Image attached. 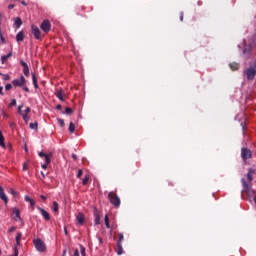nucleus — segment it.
<instances>
[{"label": "nucleus", "instance_id": "1", "mask_svg": "<svg viewBox=\"0 0 256 256\" xmlns=\"http://www.w3.org/2000/svg\"><path fill=\"white\" fill-rule=\"evenodd\" d=\"M39 157L44 159V163L41 164L42 169H47V167L49 166V163H51V159L53 157V154L52 153L45 154L44 152H40Z\"/></svg>", "mask_w": 256, "mask_h": 256}, {"label": "nucleus", "instance_id": "2", "mask_svg": "<svg viewBox=\"0 0 256 256\" xmlns=\"http://www.w3.org/2000/svg\"><path fill=\"white\" fill-rule=\"evenodd\" d=\"M108 199L110 203H112V205H115V207H119L121 205V200L119 199L117 194H115L114 192H110L108 194Z\"/></svg>", "mask_w": 256, "mask_h": 256}, {"label": "nucleus", "instance_id": "3", "mask_svg": "<svg viewBox=\"0 0 256 256\" xmlns=\"http://www.w3.org/2000/svg\"><path fill=\"white\" fill-rule=\"evenodd\" d=\"M12 84H13L14 87H24V85L27 84V80L25 79L24 76H21L18 79H14L12 81Z\"/></svg>", "mask_w": 256, "mask_h": 256}, {"label": "nucleus", "instance_id": "4", "mask_svg": "<svg viewBox=\"0 0 256 256\" xmlns=\"http://www.w3.org/2000/svg\"><path fill=\"white\" fill-rule=\"evenodd\" d=\"M34 246L36 247L37 251H40L43 253L45 251V242H43L41 239H35L34 240Z\"/></svg>", "mask_w": 256, "mask_h": 256}, {"label": "nucleus", "instance_id": "5", "mask_svg": "<svg viewBox=\"0 0 256 256\" xmlns=\"http://www.w3.org/2000/svg\"><path fill=\"white\" fill-rule=\"evenodd\" d=\"M31 29H32V35H34L35 39L41 40L42 36H41V30H39V27H37L36 25H32Z\"/></svg>", "mask_w": 256, "mask_h": 256}, {"label": "nucleus", "instance_id": "6", "mask_svg": "<svg viewBox=\"0 0 256 256\" xmlns=\"http://www.w3.org/2000/svg\"><path fill=\"white\" fill-rule=\"evenodd\" d=\"M40 27L44 33H49V31H51V23H49L48 20H44Z\"/></svg>", "mask_w": 256, "mask_h": 256}, {"label": "nucleus", "instance_id": "7", "mask_svg": "<svg viewBox=\"0 0 256 256\" xmlns=\"http://www.w3.org/2000/svg\"><path fill=\"white\" fill-rule=\"evenodd\" d=\"M245 74H246L247 79H253L256 75V65H255V68H248L245 71Z\"/></svg>", "mask_w": 256, "mask_h": 256}, {"label": "nucleus", "instance_id": "8", "mask_svg": "<svg viewBox=\"0 0 256 256\" xmlns=\"http://www.w3.org/2000/svg\"><path fill=\"white\" fill-rule=\"evenodd\" d=\"M37 209L40 212V215H42L43 219H45V221L51 220V215H49L48 212L45 211V209H43L41 207H37Z\"/></svg>", "mask_w": 256, "mask_h": 256}, {"label": "nucleus", "instance_id": "9", "mask_svg": "<svg viewBox=\"0 0 256 256\" xmlns=\"http://www.w3.org/2000/svg\"><path fill=\"white\" fill-rule=\"evenodd\" d=\"M12 213L13 215H15L14 221H17V222L21 221V211L19 210V208L17 207L12 208Z\"/></svg>", "mask_w": 256, "mask_h": 256}, {"label": "nucleus", "instance_id": "10", "mask_svg": "<svg viewBox=\"0 0 256 256\" xmlns=\"http://www.w3.org/2000/svg\"><path fill=\"white\" fill-rule=\"evenodd\" d=\"M0 199L4 201L6 205L9 203V198L7 197V195L5 194V190L1 186H0Z\"/></svg>", "mask_w": 256, "mask_h": 256}, {"label": "nucleus", "instance_id": "11", "mask_svg": "<svg viewBox=\"0 0 256 256\" xmlns=\"http://www.w3.org/2000/svg\"><path fill=\"white\" fill-rule=\"evenodd\" d=\"M76 221L78 225H84L85 224V215L83 213H78L76 216Z\"/></svg>", "mask_w": 256, "mask_h": 256}, {"label": "nucleus", "instance_id": "12", "mask_svg": "<svg viewBox=\"0 0 256 256\" xmlns=\"http://www.w3.org/2000/svg\"><path fill=\"white\" fill-rule=\"evenodd\" d=\"M241 155H242V159H249L251 157V150H248L246 148H242V152H241Z\"/></svg>", "mask_w": 256, "mask_h": 256}, {"label": "nucleus", "instance_id": "13", "mask_svg": "<svg viewBox=\"0 0 256 256\" xmlns=\"http://www.w3.org/2000/svg\"><path fill=\"white\" fill-rule=\"evenodd\" d=\"M55 95L60 99V101H65V92H63V89H58Z\"/></svg>", "mask_w": 256, "mask_h": 256}, {"label": "nucleus", "instance_id": "14", "mask_svg": "<svg viewBox=\"0 0 256 256\" xmlns=\"http://www.w3.org/2000/svg\"><path fill=\"white\" fill-rule=\"evenodd\" d=\"M24 201H26L27 203H30V207L32 210L35 209V200L31 199V197L25 196Z\"/></svg>", "mask_w": 256, "mask_h": 256}, {"label": "nucleus", "instance_id": "15", "mask_svg": "<svg viewBox=\"0 0 256 256\" xmlns=\"http://www.w3.org/2000/svg\"><path fill=\"white\" fill-rule=\"evenodd\" d=\"M74 256H85V247L80 246V252L79 250H74Z\"/></svg>", "mask_w": 256, "mask_h": 256}, {"label": "nucleus", "instance_id": "16", "mask_svg": "<svg viewBox=\"0 0 256 256\" xmlns=\"http://www.w3.org/2000/svg\"><path fill=\"white\" fill-rule=\"evenodd\" d=\"M25 39V33H23V31H20L17 35H16V41L17 43H21V41H23Z\"/></svg>", "mask_w": 256, "mask_h": 256}, {"label": "nucleus", "instance_id": "17", "mask_svg": "<svg viewBox=\"0 0 256 256\" xmlns=\"http://www.w3.org/2000/svg\"><path fill=\"white\" fill-rule=\"evenodd\" d=\"M53 213H59V203H57L56 201H54L52 203V207H51Z\"/></svg>", "mask_w": 256, "mask_h": 256}, {"label": "nucleus", "instance_id": "18", "mask_svg": "<svg viewBox=\"0 0 256 256\" xmlns=\"http://www.w3.org/2000/svg\"><path fill=\"white\" fill-rule=\"evenodd\" d=\"M117 254L123 255V246H122L121 242H117Z\"/></svg>", "mask_w": 256, "mask_h": 256}, {"label": "nucleus", "instance_id": "19", "mask_svg": "<svg viewBox=\"0 0 256 256\" xmlns=\"http://www.w3.org/2000/svg\"><path fill=\"white\" fill-rule=\"evenodd\" d=\"M14 25L16 26L17 29H19V27H21V25H23V21H21V18H16L14 21Z\"/></svg>", "mask_w": 256, "mask_h": 256}, {"label": "nucleus", "instance_id": "20", "mask_svg": "<svg viewBox=\"0 0 256 256\" xmlns=\"http://www.w3.org/2000/svg\"><path fill=\"white\" fill-rule=\"evenodd\" d=\"M104 221L107 229H111V224L109 223V214L105 215Z\"/></svg>", "mask_w": 256, "mask_h": 256}, {"label": "nucleus", "instance_id": "21", "mask_svg": "<svg viewBox=\"0 0 256 256\" xmlns=\"http://www.w3.org/2000/svg\"><path fill=\"white\" fill-rule=\"evenodd\" d=\"M21 237H22L21 232H18L16 235V245H21Z\"/></svg>", "mask_w": 256, "mask_h": 256}, {"label": "nucleus", "instance_id": "22", "mask_svg": "<svg viewBox=\"0 0 256 256\" xmlns=\"http://www.w3.org/2000/svg\"><path fill=\"white\" fill-rule=\"evenodd\" d=\"M95 225H99L101 223V217L99 214H95V219H94Z\"/></svg>", "mask_w": 256, "mask_h": 256}, {"label": "nucleus", "instance_id": "23", "mask_svg": "<svg viewBox=\"0 0 256 256\" xmlns=\"http://www.w3.org/2000/svg\"><path fill=\"white\" fill-rule=\"evenodd\" d=\"M230 68L232 69V71H237V69H239V64L231 63Z\"/></svg>", "mask_w": 256, "mask_h": 256}, {"label": "nucleus", "instance_id": "24", "mask_svg": "<svg viewBox=\"0 0 256 256\" xmlns=\"http://www.w3.org/2000/svg\"><path fill=\"white\" fill-rule=\"evenodd\" d=\"M11 53H9V54H7V55H3L2 57H1V61H2V63H5V61H7V59H9V57H11Z\"/></svg>", "mask_w": 256, "mask_h": 256}, {"label": "nucleus", "instance_id": "25", "mask_svg": "<svg viewBox=\"0 0 256 256\" xmlns=\"http://www.w3.org/2000/svg\"><path fill=\"white\" fill-rule=\"evenodd\" d=\"M248 181H253V170H249L247 174Z\"/></svg>", "mask_w": 256, "mask_h": 256}, {"label": "nucleus", "instance_id": "26", "mask_svg": "<svg viewBox=\"0 0 256 256\" xmlns=\"http://www.w3.org/2000/svg\"><path fill=\"white\" fill-rule=\"evenodd\" d=\"M69 131L70 133H75V124H73L72 122L70 123Z\"/></svg>", "mask_w": 256, "mask_h": 256}, {"label": "nucleus", "instance_id": "27", "mask_svg": "<svg viewBox=\"0 0 256 256\" xmlns=\"http://www.w3.org/2000/svg\"><path fill=\"white\" fill-rule=\"evenodd\" d=\"M3 141H5V139L3 138V135L1 134V131H0V145L2 147H5V143Z\"/></svg>", "mask_w": 256, "mask_h": 256}, {"label": "nucleus", "instance_id": "28", "mask_svg": "<svg viewBox=\"0 0 256 256\" xmlns=\"http://www.w3.org/2000/svg\"><path fill=\"white\" fill-rule=\"evenodd\" d=\"M23 73L26 77L29 76V66H27L26 68H23Z\"/></svg>", "mask_w": 256, "mask_h": 256}, {"label": "nucleus", "instance_id": "29", "mask_svg": "<svg viewBox=\"0 0 256 256\" xmlns=\"http://www.w3.org/2000/svg\"><path fill=\"white\" fill-rule=\"evenodd\" d=\"M23 120L25 123H29V115L28 114H22Z\"/></svg>", "mask_w": 256, "mask_h": 256}, {"label": "nucleus", "instance_id": "30", "mask_svg": "<svg viewBox=\"0 0 256 256\" xmlns=\"http://www.w3.org/2000/svg\"><path fill=\"white\" fill-rule=\"evenodd\" d=\"M83 185H87L89 183V176L86 175L85 178L82 180Z\"/></svg>", "mask_w": 256, "mask_h": 256}, {"label": "nucleus", "instance_id": "31", "mask_svg": "<svg viewBox=\"0 0 256 256\" xmlns=\"http://www.w3.org/2000/svg\"><path fill=\"white\" fill-rule=\"evenodd\" d=\"M4 76V81H9L11 80V76L9 74H0Z\"/></svg>", "mask_w": 256, "mask_h": 256}, {"label": "nucleus", "instance_id": "32", "mask_svg": "<svg viewBox=\"0 0 256 256\" xmlns=\"http://www.w3.org/2000/svg\"><path fill=\"white\" fill-rule=\"evenodd\" d=\"M58 123H59V125H60V127H64L65 126V121H63V119H61V118H58Z\"/></svg>", "mask_w": 256, "mask_h": 256}, {"label": "nucleus", "instance_id": "33", "mask_svg": "<svg viewBox=\"0 0 256 256\" xmlns=\"http://www.w3.org/2000/svg\"><path fill=\"white\" fill-rule=\"evenodd\" d=\"M32 81L34 83V87H37V78L35 77V74H32Z\"/></svg>", "mask_w": 256, "mask_h": 256}, {"label": "nucleus", "instance_id": "34", "mask_svg": "<svg viewBox=\"0 0 256 256\" xmlns=\"http://www.w3.org/2000/svg\"><path fill=\"white\" fill-rule=\"evenodd\" d=\"M249 51H251V46H245L243 53H249Z\"/></svg>", "mask_w": 256, "mask_h": 256}, {"label": "nucleus", "instance_id": "35", "mask_svg": "<svg viewBox=\"0 0 256 256\" xmlns=\"http://www.w3.org/2000/svg\"><path fill=\"white\" fill-rule=\"evenodd\" d=\"M15 105H17V100L12 99L11 102H10V107H15Z\"/></svg>", "mask_w": 256, "mask_h": 256}, {"label": "nucleus", "instance_id": "36", "mask_svg": "<svg viewBox=\"0 0 256 256\" xmlns=\"http://www.w3.org/2000/svg\"><path fill=\"white\" fill-rule=\"evenodd\" d=\"M27 170H29V163L25 162L23 164V171H27Z\"/></svg>", "mask_w": 256, "mask_h": 256}, {"label": "nucleus", "instance_id": "37", "mask_svg": "<svg viewBox=\"0 0 256 256\" xmlns=\"http://www.w3.org/2000/svg\"><path fill=\"white\" fill-rule=\"evenodd\" d=\"M11 89H13V85L7 84V85L5 86V90H6V91H11Z\"/></svg>", "mask_w": 256, "mask_h": 256}, {"label": "nucleus", "instance_id": "38", "mask_svg": "<svg viewBox=\"0 0 256 256\" xmlns=\"http://www.w3.org/2000/svg\"><path fill=\"white\" fill-rule=\"evenodd\" d=\"M65 113H66L67 115H71V113H73V110L68 107V108L65 109Z\"/></svg>", "mask_w": 256, "mask_h": 256}, {"label": "nucleus", "instance_id": "39", "mask_svg": "<svg viewBox=\"0 0 256 256\" xmlns=\"http://www.w3.org/2000/svg\"><path fill=\"white\" fill-rule=\"evenodd\" d=\"M118 237H119V239H118L117 243H121L123 241V239H124L123 234H121V233L118 234Z\"/></svg>", "mask_w": 256, "mask_h": 256}, {"label": "nucleus", "instance_id": "40", "mask_svg": "<svg viewBox=\"0 0 256 256\" xmlns=\"http://www.w3.org/2000/svg\"><path fill=\"white\" fill-rule=\"evenodd\" d=\"M9 192L11 193V195H13L14 197L17 195V191H15V189L10 188Z\"/></svg>", "mask_w": 256, "mask_h": 256}, {"label": "nucleus", "instance_id": "41", "mask_svg": "<svg viewBox=\"0 0 256 256\" xmlns=\"http://www.w3.org/2000/svg\"><path fill=\"white\" fill-rule=\"evenodd\" d=\"M29 113H31V108L27 107L24 111V115H29Z\"/></svg>", "mask_w": 256, "mask_h": 256}, {"label": "nucleus", "instance_id": "42", "mask_svg": "<svg viewBox=\"0 0 256 256\" xmlns=\"http://www.w3.org/2000/svg\"><path fill=\"white\" fill-rule=\"evenodd\" d=\"M30 129H37V122L30 123Z\"/></svg>", "mask_w": 256, "mask_h": 256}, {"label": "nucleus", "instance_id": "43", "mask_svg": "<svg viewBox=\"0 0 256 256\" xmlns=\"http://www.w3.org/2000/svg\"><path fill=\"white\" fill-rule=\"evenodd\" d=\"M21 65H22L23 69L26 68V67H29V66L27 65V62H25V61H21Z\"/></svg>", "mask_w": 256, "mask_h": 256}, {"label": "nucleus", "instance_id": "44", "mask_svg": "<svg viewBox=\"0 0 256 256\" xmlns=\"http://www.w3.org/2000/svg\"><path fill=\"white\" fill-rule=\"evenodd\" d=\"M81 175H83V170L80 169L77 173L78 179H80Z\"/></svg>", "mask_w": 256, "mask_h": 256}, {"label": "nucleus", "instance_id": "45", "mask_svg": "<svg viewBox=\"0 0 256 256\" xmlns=\"http://www.w3.org/2000/svg\"><path fill=\"white\" fill-rule=\"evenodd\" d=\"M0 39L2 43H6L5 37H3V34L0 35Z\"/></svg>", "mask_w": 256, "mask_h": 256}, {"label": "nucleus", "instance_id": "46", "mask_svg": "<svg viewBox=\"0 0 256 256\" xmlns=\"http://www.w3.org/2000/svg\"><path fill=\"white\" fill-rule=\"evenodd\" d=\"M22 89H23V91H26V93L29 92V88L27 86H25V85L22 86Z\"/></svg>", "mask_w": 256, "mask_h": 256}, {"label": "nucleus", "instance_id": "47", "mask_svg": "<svg viewBox=\"0 0 256 256\" xmlns=\"http://www.w3.org/2000/svg\"><path fill=\"white\" fill-rule=\"evenodd\" d=\"M0 115H3V117H8L7 113H5V111H0Z\"/></svg>", "mask_w": 256, "mask_h": 256}, {"label": "nucleus", "instance_id": "48", "mask_svg": "<svg viewBox=\"0 0 256 256\" xmlns=\"http://www.w3.org/2000/svg\"><path fill=\"white\" fill-rule=\"evenodd\" d=\"M15 8V4H10L9 6H8V9H14Z\"/></svg>", "mask_w": 256, "mask_h": 256}, {"label": "nucleus", "instance_id": "49", "mask_svg": "<svg viewBox=\"0 0 256 256\" xmlns=\"http://www.w3.org/2000/svg\"><path fill=\"white\" fill-rule=\"evenodd\" d=\"M9 233H13V231H15V227H11V228H9Z\"/></svg>", "mask_w": 256, "mask_h": 256}, {"label": "nucleus", "instance_id": "50", "mask_svg": "<svg viewBox=\"0 0 256 256\" xmlns=\"http://www.w3.org/2000/svg\"><path fill=\"white\" fill-rule=\"evenodd\" d=\"M40 197L43 199V201H47V197L45 195H40Z\"/></svg>", "mask_w": 256, "mask_h": 256}, {"label": "nucleus", "instance_id": "51", "mask_svg": "<svg viewBox=\"0 0 256 256\" xmlns=\"http://www.w3.org/2000/svg\"><path fill=\"white\" fill-rule=\"evenodd\" d=\"M0 95H3V86H0Z\"/></svg>", "mask_w": 256, "mask_h": 256}, {"label": "nucleus", "instance_id": "52", "mask_svg": "<svg viewBox=\"0 0 256 256\" xmlns=\"http://www.w3.org/2000/svg\"><path fill=\"white\" fill-rule=\"evenodd\" d=\"M21 109H23V105H21V106L18 107L19 113H21Z\"/></svg>", "mask_w": 256, "mask_h": 256}, {"label": "nucleus", "instance_id": "53", "mask_svg": "<svg viewBox=\"0 0 256 256\" xmlns=\"http://www.w3.org/2000/svg\"><path fill=\"white\" fill-rule=\"evenodd\" d=\"M72 159H74V161H76L77 156L75 154L72 155Z\"/></svg>", "mask_w": 256, "mask_h": 256}, {"label": "nucleus", "instance_id": "54", "mask_svg": "<svg viewBox=\"0 0 256 256\" xmlns=\"http://www.w3.org/2000/svg\"><path fill=\"white\" fill-rule=\"evenodd\" d=\"M2 19H3V14L0 13V25H1Z\"/></svg>", "mask_w": 256, "mask_h": 256}, {"label": "nucleus", "instance_id": "55", "mask_svg": "<svg viewBox=\"0 0 256 256\" xmlns=\"http://www.w3.org/2000/svg\"><path fill=\"white\" fill-rule=\"evenodd\" d=\"M253 44H254L255 47H256V36L254 37Z\"/></svg>", "mask_w": 256, "mask_h": 256}, {"label": "nucleus", "instance_id": "56", "mask_svg": "<svg viewBox=\"0 0 256 256\" xmlns=\"http://www.w3.org/2000/svg\"><path fill=\"white\" fill-rule=\"evenodd\" d=\"M180 21H183V13L180 15Z\"/></svg>", "mask_w": 256, "mask_h": 256}, {"label": "nucleus", "instance_id": "57", "mask_svg": "<svg viewBox=\"0 0 256 256\" xmlns=\"http://www.w3.org/2000/svg\"><path fill=\"white\" fill-rule=\"evenodd\" d=\"M43 179H45V173L41 172Z\"/></svg>", "mask_w": 256, "mask_h": 256}, {"label": "nucleus", "instance_id": "58", "mask_svg": "<svg viewBox=\"0 0 256 256\" xmlns=\"http://www.w3.org/2000/svg\"><path fill=\"white\" fill-rule=\"evenodd\" d=\"M66 253H67V250H64V252H63V256H65V255H66Z\"/></svg>", "mask_w": 256, "mask_h": 256}, {"label": "nucleus", "instance_id": "59", "mask_svg": "<svg viewBox=\"0 0 256 256\" xmlns=\"http://www.w3.org/2000/svg\"><path fill=\"white\" fill-rule=\"evenodd\" d=\"M22 5H25V1H22Z\"/></svg>", "mask_w": 256, "mask_h": 256}, {"label": "nucleus", "instance_id": "60", "mask_svg": "<svg viewBox=\"0 0 256 256\" xmlns=\"http://www.w3.org/2000/svg\"><path fill=\"white\" fill-rule=\"evenodd\" d=\"M25 151H27V148H25Z\"/></svg>", "mask_w": 256, "mask_h": 256}]
</instances>
